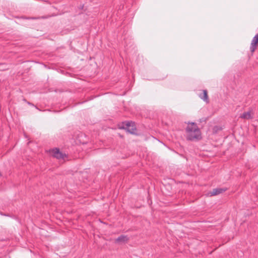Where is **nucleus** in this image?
I'll return each instance as SVG.
<instances>
[{
    "mask_svg": "<svg viewBox=\"0 0 258 258\" xmlns=\"http://www.w3.org/2000/svg\"><path fill=\"white\" fill-rule=\"evenodd\" d=\"M185 131L187 140H199L202 138L201 131L197 124L194 122L188 123Z\"/></svg>",
    "mask_w": 258,
    "mask_h": 258,
    "instance_id": "obj_1",
    "label": "nucleus"
},
{
    "mask_svg": "<svg viewBox=\"0 0 258 258\" xmlns=\"http://www.w3.org/2000/svg\"><path fill=\"white\" fill-rule=\"evenodd\" d=\"M51 155L55 158L58 159H63L66 156L65 154L60 152L58 149H53L50 151Z\"/></svg>",
    "mask_w": 258,
    "mask_h": 258,
    "instance_id": "obj_2",
    "label": "nucleus"
},
{
    "mask_svg": "<svg viewBox=\"0 0 258 258\" xmlns=\"http://www.w3.org/2000/svg\"><path fill=\"white\" fill-rule=\"evenodd\" d=\"M124 128L131 134L135 133L136 128L135 123L133 122H126L125 124Z\"/></svg>",
    "mask_w": 258,
    "mask_h": 258,
    "instance_id": "obj_3",
    "label": "nucleus"
},
{
    "mask_svg": "<svg viewBox=\"0 0 258 258\" xmlns=\"http://www.w3.org/2000/svg\"><path fill=\"white\" fill-rule=\"evenodd\" d=\"M258 44V33L256 34L253 38L250 46V50L251 52H253L256 48L257 45Z\"/></svg>",
    "mask_w": 258,
    "mask_h": 258,
    "instance_id": "obj_4",
    "label": "nucleus"
},
{
    "mask_svg": "<svg viewBox=\"0 0 258 258\" xmlns=\"http://www.w3.org/2000/svg\"><path fill=\"white\" fill-rule=\"evenodd\" d=\"M129 240V238L126 235H121L115 239V242L116 243H127Z\"/></svg>",
    "mask_w": 258,
    "mask_h": 258,
    "instance_id": "obj_5",
    "label": "nucleus"
},
{
    "mask_svg": "<svg viewBox=\"0 0 258 258\" xmlns=\"http://www.w3.org/2000/svg\"><path fill=\"white\" fill-rule=\"evenodd\" d=\"M199 97L201 99L203 100L204 101L206 102H209V98L208 96V92L206 90H204L203 91V93L202 94H200L199 95Z\"/></svg>",
    "mask_w": 258,
    "mask_h": 258,
    "instance_id": "obj_6",
    "label": "nucleus"
},
{
    "mask_svg": "<svg viewBox=\"0 0 258 258\" xmlns=\"http://www.w3.org/2000/svg\"><path fill=\"white\" fill-rule=\"evenodd\" d=\"M241 118L246 119H249L250 118H252V113L251 111H249L247 112H244L241 116Z\"/></svg>",
    "mask_w": 258,
    "mask_h": 258,
    "instance_id": "obj_7",
    "label": "nucleus"
},
{
    "mask_svg": "<svg viewBox=\"0 0 258 258\" xmlns=\"http://www.w3.org/2000/svg\"><path fill=\"white\" fill-rule=\"evenodd\" d=\"M227 188L225 187L215 188L213 190V192L212 194H222L223 192H225L227 190Z\"/></svg>",
    "mask_w": 258,
    "mask_h": 258,
    "instance_id": "obj_8",
    "label": "nucleus"
},
{
    "mask_svg": "<svg viewBox=\"0 0 258 258\" xmlns=\"http://www.w3.org/2000/svg\"><path fill=\"white\" fill-rule=\"evenodd\" d=\"M222 130V127L219 126H215L213 128V132L214 133H217L219 131Z\"/></svg>",
    "mask_w": 258,
    "mask_h": 258,
    "instance_id": "obj_9",
    "label": "nucleus"
},
{
    "mask_svg": "<svg viewBox=\"0 0 258 258\" xmlns=\"http://www.w3.org/2000/svg\"><path fill=\"white\" fill-rule=\"evenodd\" d=\"M214 195H214V194L211 195V196H214Z\"/></svg>",
    "mask_w": 258,
    "mask_h": 258,
    "instance_id": "obj_10",
    "label": "nucleus"
}]
</instances>
